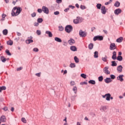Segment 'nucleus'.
<instances>
[{
	"instance_id": "1",
	"label": "nucleus",
	"mask_w": 125,
	"mask_h": 125,
	"mask_svg": "<svg viewBox=\"0 0 125 125\" xmlns=\"http://www.w3.org/2000/svg\"><path fill=\"white\" fill-rule=\"evenodd\" d=\"M22 11V8L20 7H15L12 10L11 15L12 16H18L20 13H21Z\"/></svg>"
},
{
	"instance_id": "2",
	"label": "nucleus",
	"mask_w": 125,
	"mask_h": 125,
	"mask_svg": "<svg viewBox=\"0 0 125 125\" xmlns=\"http://www.w3.org/2000/svg\"><path fill=\"white\" fill-rule=\"evenodd\" d=\"M102 96L103 98H106V101H110V99L111 100L114 99V98L111 96V94L110 93H106L105 95H102Z\"/></svg>"
},
{
	"instance_id": "3",
	"label": "nucleus",
	"mask_w": 125,
	"mask_h": 125,
	"mask_svg": "<svg viewBox=\"0 0 125 125\" xmlns=\"http://www.w3.org/2000/svg\"><path fill=\"white\" fill-rule=\"evenodd\" d=\"M65 31L66 33L70 34L73 31V26L71 25H67L65 27Z\"/></svg>"
},
{
	"instance_id": "4",
	"label": "nucleus",
	"mask_w": 125,
	"mask_h": 125,
	"mask_svg": "<svg viewBox=\"0 0 125 125\" xmlns=\"http://www.w3.org/2000/svg\"><path fill=\"white\" fill-rule=\"evenodd\" d=\"M83 22V18L80 17H77L76 19L73 20L74 24H80Z\"/></svg>"
},
{
	"instance_id": "5",
	"label": "nucleus",
	"mask_w": 125,
	"mask_h": 125,
	"mask_svg": "<svg viewBox=\"0 0 125 125\" xmlns=\"http://www.w3.org/2000/svg\"><path fill=\"white\" fill-rule=\"evenodd\" d=\"M94 42H96V41H103V36H96L93 38Z\"/></svg>"
},
{
	"instance_id": "6",
	"label": "nucleus",
	"mask_w": 125,
	"mask_h": 125,
	"mask_svg": "<svg viewBox=\"0 0 125 125\" xmlns=\"http://www.w3.org/2000/svg\"><path fill=\"white\" fill-rule=\"evenodd\" d=\"M87 33L84 31H83L82 30H80L79 31V35L81 38H84L86 37Z\"/></svg>"
},
{
	"instance_id": "7",
	"label": "nucleus",
	"mask_w": 125,
	"mask_h": 125,
	"mask_svg": "<svg viewBox=\"0 0 125 125\" xmlns=\"http://www.w3.org/2000/svg\"><path fill=\"white\" fill-rule=\"evenodd\" d=\"M42 11L46 14H48V13H49V10H48V8L45 6H43L42 7Z\"/></svg>"
},
{
	"instance_id": "8",
	"label": "nucleus",
	"mask_w": 125,
	"mask_h": 125,
	"mask_svg": "<svg viewBox=\"0 0 125 125\" xmlns=\"http://www.w3.org/2000/svg\"><path fill=\"white\" fill-rule=\"evenodd\" d=\"M101 10L102 14H106V12H107V9H106V7H105V6H102Z\"/></svg>"
},
{
	"instance_id": "9",
	"label": "nucleus",
	"mask_w": 125,
	"mask_h": 125,
	"mask_svg": "<svg viewBox=\"0 0 125 125\" xmlns=\"http://www.w3.org/2000/svg\"><path fill=\"white\" fill-rule=\"evenodd\" d=\"M109 49L110 50H114V49H116V44L115 43H111L110 44Z\"/></svg>"
},
{
	"instance_id": "10",
	"label": "nucleus",
	"mask_w": 125,
	"mask_h": 125,
	"mask_svg": "<svg viewBox=\"0 0 125 125\" xmlns=\"http://www.w3.org/2000/svg\"><path fill=\"white\" fill-rule=\"evenodd\" d=\"M114 13L115 15H119V14H121V13H122V9L120 8L116 9L114 11Z\"/></svg>"
},
{
	"instance_id": "11",
	"label": "nucleus",
	"mask_w": 125,
	"mask_h": 125,
	"mask_svg": "<svg viewBox=\"0 0 125 125\" xmlns=\"http://www.w3.org/2000/svg\"><path fill=\"white\" fill-rule=\"evenodd\" d=\"M124 75H120L119 76L117 77L118 81H120V82H124Z\"/></svg>"
},
{
	"instance_id": "12",
	"label": "nucleus",
	"mask_w": 125,
	"mask_h": 125,
	"mask_svg": "<svg viewBox=\"0 0 125 125\" xmlns=\"http://www.w3.org/2000/svg\"><path fill=\"white\" fill-rule=\"evenodd\" d=\"M0 121L1 122V123H5V122H6V117H5V116H1L0 118Z\"/></svg>"
},
{
	"instance_id": "13",
	"label": "nucleus",
	"mask_w": 125,
	"mask_h": 125,
	"mask_svg": "<svg viewBox=\"0 0 125 125\" xmlns=\"http://www.w3.org/2000/svg\"><path fill=\"white\" fill-rule=\"evenodd\" d=\"M109 68L108 67H105L104 68V72L105 73L106 75H110V71L108 70Z\"/></svg>"
},
{
	"instance_id": "14",
	"label": "nucleus",
	"mask_w": 125,
	"mask_h": 125,
	"mask_svg": "<svg viewBox=\"0 0 125 125\" xmlns=\"http://www.w3.org/2000/svg\"><path fill=\"white\" fill-rule=\"evenodd\" d=\"M112 59L113 60H116L117 59V52L116 51H113L112 53Z\"/></svg>"
},
{
	"instance_id": "15",
	"label": "nucleus",
	"mask_w": 125,
	"mask_h": 125,
	"mask_svg": "<svg viewBox=\"0 0 125 125\" xmlns=\"http://www.w3.org/2000/svg\"><path fill=\"white\" fill-rule=\"evenodd\" d=\"M68 42L69 44H70V45H72V44H74V43H75V40L72 38H70L68 40Z\"/></svg>"
},
{
	"instance_id": "16",
	"label": "nucleus",
	"mask_w": 125,
	"mask_h": 125,
	"mask_svg": "<svg viewBox=\"0 0 125 125\" xmlns=\"http://www.w3.org/2000/svg\"><path fill=\"white\" fill-rule=\"evenodd\" d=\"M117 69L118 73H122V72H123V66L122 65H119L117 67Z\"/></svg>"
},
{
	"instance_id": "17",
	"label": "nucleus",
	"mask_w": 125,
	"mask_h": 125,
	"mask_svg": "<svg viewBox=\"0 0 125 125\" xmlns=\"http://www.w3.org/2000/svg\"><path fill=\"white\" fill-rule=\"evenodd\" d=\"M104 82L106 83H112V80H111V78H106L104 79Z\"/></svg>"
},
{
	"instance_id": "18",
	"label": "nucleus",
	"mask_w": 125,
	"mask_h": 125,
	"mask_svg": "<svg viewBox=\"0 0 125 125\" xmlns=\"http://www.w3.org/2000/svg\"><path fill=\"white\" fill-rule=\"evenodd\" d=\"M25 42L27 43V44H30V43L34 42V40L32 39H27L26 40Z\"/></svg>"
},
{
	"instance_id": "19",
	"label": "nucleus",
	"mask_w": 125,
	"mask_h": 125,
	"mask_svg": "<svg viewBox=\"0 0 125 125\" xmlns=\"http://www.w3.org/2000/svg\"><path fill=\"white\" fill-rule=\"evenodd\" d=\"M45 34H46V35H48V37L49 38H52V33H51V32L49 31H47L45 32Z\"/></svg>"
},
{
	"instance_id": "20",
	"label": "nucleus",
	"mask_w": 125,
	"mask_h": 125,
	"mask_svg": "<svg viewBox=\"0 0 125 125\" xmlns=\"http://www.w3.org/2000/svg\"><path fill=\"white\" fill-rule=\"evenodd\" d=\"M55 41L58 42H62V40L58 37H55Z\"/></svg>"
},
{
	"instance_id": "21",
	"label": "nucleus",
	"mask_w": 125,
	"mask_h": 125,
	"mask_svg": "<svg viewBox=\"0 0 125 125\" xmlns=\"http://www.w3.org/2000/svg\"><path fill=\"white\" fill-rule=\"evenodd\" d=\"M2 33L4 36H6L8 34V30H7V29H4L2 31Z\"/></svg>"
},
{
	"instance_id": "22",
	"label": "nucleus",
	"mask_w": 125,
	"mask_h": 125,
	"mask_svg": "<svg viewBox=\"0 0 125 125\" xmlns=\"http://www.w3.org/2000/svg\"><path fill=\"white\" fill-rule=\"evenodd\" d=\"M70 49L72 51H77V47L75 46H71L70 47Z\"/></svg>"
},
{
	"instance_id": "23",
	"label": "nucleus",
	"mask_w": 125,
	"mask_h": 125,
	"mask_svg": "<svg viewBox=\"0 0 125 125\" xmlns=\"http://www.w3.org/2000/svg\"><path fill=\"white\" fill-rule=\"evenodd\" d=\"M123 40H124V38H123V37H120L119 38L116 40V42H122Z\"/></svg>"
},
{
	"instance_id": "24",
	"label": "nucleus",
	"mask_w": 125,
	"mask_h": 125,
	"mask_svg": "<svg viewBox=\"0 0 125 125\" xmlns=\"http://www.w3.org/2000/svg\"><path fill=\"white\" fill-rule=\"evenodd\" d=\"M0 60L2 61V62H3V63H4L6 61L7 59L6 58H4V57L1 56L0 57Z\"/></svg>"
},
{
	"instance_id": "25",
	"label": "nucleus",
	"mask_w": 125,
	"mask_h": 125,
	"mask_svg": "<svg viewBox=\"0 0 125 125\" xmlns=\"http://www.w3.org/2000/svg\"><path fill=\"white\" fill-rule=\"evenodd\" d=\"M7 44H8V45H12V44H13V41L11 40L7 41Z\"/></svg>"
},
{
	"instance_id": "26",
	"label": "nucleus",
	"mask_w": 125,
	"mask_h": 125,
	"mask_svg": "<svg viewBox=\"0 0 125 125\" xmlns=\"http://www.w3.org/2000/svg\"><path fill=\"white\" fill-rule=\"evenodd\" d=\"M100 110H102V111H104V112H105L106 110H107V106H103L101 107V108Z\"/></svg>"
},
{
	"instance_id": "27",
	"label": "nucleus",
	"mask_w": 125,
	"mask_h": 125,
	"mask_svg": "<svg viewBox=\"0 0 125 125\" xmlns=\"http://www.w3.org/2000/svg\"><path fill=\"white\" fill-rule=\"evenodd\" d=\"M94 58H98V51H95L94 53Z\"/></svg>"
},
{
	"instance_id": "28",
	"label": "nucleus",
	"mask_w": 125,
	"mask_h": 125,
	"mask_svg": "<svg viewBox=\"0 0 125 125\" xmlns=\"http://www.w3.org/2000/svg\"><path fill=\"white\" fill-rule=\"evenodd\" d=\"M88 83H90L91 84H95V83H96V82L94 80H90L88 81Z\"/></svg>"
},
{
	"instance_id": "29",
	"label": "nucleus",
	"mask_w": 125,
	"mask_h": 125,
	"mask_svg": "<svg viewBox=\"0 0 125 125\" xmlns=\"http://www.w3.org/2000/svg\"><path fill=\"white\" fill-rule=\"evenodd\" d=\"M120 2L117 1L114 3V6H115L116 7H119V6H120Z\"/></svg>"
},
{
	"instance_id": "30",
	"label": "nucleus",
	"mask_w": 125,
	"mask_h": 125,
	"mask_svg": "<svg viewBox=\"0 0 125 125\" xmlns=\"http://www.w3.org/2000/svg\"><path fill=\"white\" fill-rule=\"evenodd\" d=\"M96 7L98 9H101V8L102 7V5L100 3L97 4Z\"/></svg>"
},
{
	"instance_id": "31",
	"label": "nucleus",
	"mask_w": 125,
	"mask_h": 125,
	"mask_svg": "<svg viewBox=\"0 0 125 125\" xmlns=\"http://www.w3.org/2000/svg\"><path fill=\"white\" fill-rule=\"evenodd\" d=\"M117 62H116V61L111 62V66H112V67H115L117 66Z\"/></svg>"
},
{
	"instance_id": "32",
	"label": "nucleus",
	"mask_w": 125,
	"mask_h": 125,
	"mask_svg": "<svg viewBox=\"0 0 125 125\" xmlns=\"http://www.w3.org/2000/svg\"><path fill=\"white\" fill-rule=\"evenodd\" d=\"M118 61H123V57L118 56L116 59Z\"/></svg>"
},
{
	"instance_id": "33",
	"label": "nucleus",
	"mask_w": 125,
	"mask_h": 125,
	"mask_svg": "<svg viewBox=\"0 0 125 125\" xmlns=\"http://www.w3.org/2000/svg\"><path fill=\"white\" fill-rule=\"evenodd\" d=\"M88 48L89 49H92L93 48V43H90L89 45H88Z\"/></svg>"
},
{
	"instance_id": "34",
	"label": "nucleus",
	"mask_w": 125,
	"mask_h": 125,
	"mask_svg": "<svg viewBox=\"0 0 125 125\" xmlns=\"http://www.w3.org/2000/svg\"><path fill=\"white\" fill-rule=\"evenodd\" d=\"M59 31H60L61 32H62V31H64V27L62 25H60L59 26Z\"/></svg>"
},
{
	"instance_id": "35",
	"label": "nucleus",
	"mask_w": 125,
	"mask_h": 125,
	"mask_svg": "<svg viewBox=\"0 0 125 125\" xmlns=\"http://www.w3.org/2000/svg\"><path fill=\"white\" fill-rule=\"evenodd\" d=\"M69 67H70V68H75L76 67V63H71L70 64Z\"/></svg>"
},
{
	"instance_id": "36",
	"label": "nucleus",
	"mask_w": 125,
	"mask_h": 125,
	"mask_svg": "<svg viewBox=\"0 0 125 125\" xmlns=\"http://www.w3.org/2000/svg\"><path fill=\"white\" fill-rule=\"evenodd\" d=\"M72 90L74 91V93H75L76 94H77V90H78V88L77 87V86H74Z\"/></svg>"
},
{
	"instance_id": "37",
	"label": "nucleus",
	"mask_w": 125,
	"mask_h": 125,
	"mask_svg": "<svg viewBox=\"0 0 125 125\" xmlns=\"http://www.w3.org/2000/svg\"><path fill=\"white\" fill-rule=\"evenodd\" d=\"M5 17H6V15L4 14H2V19L0 20V21H4V18H5Z\"/></svg>"
},
{
	"instance_id": "38",
	"label": "nucleus",
	"mask_w": 125,
	"mask_h": 125,
	"mask_svg": "<svg viewBox=\"0 0 125 125\" xmlns=\"http://www.w3.org/2000/svg\"><path fill=\"white\" fill-rule=\"evenodd\" d=\"M74 61L76 63H79V58L77 56L74 57Z\"/></svg>"
},
{
	"instance_id": "39",
	"label": "nucleus",
	"mask_w": 125,
	"mask_h": 125,
	"mask_svg": "<svg viewBox=\"0 0 125 125\" xmlns=\"http://www.w3.org/2000/svg\"><path fill=\"white\" fill-rule=\"evenodd\" d=\"M107 59H108V57H107V56H105V57H103L102 58V60H103V61H104V62H106Z\"/></svg>"
},
{
	"instance_id": "40",
	"label": "nucleus",
	"mask_w": 125,
	"mask_h": 125,
	"mask_svg": "<svg viewBox=\"0 0 125 125\" xmlns=\"http://www.w3.org/2000/svg\"><path fill=\"white\" fill-rule=\"evenodd\" d=\"M42 21H43V20L42 18H38L37 20L38 23H42Z\"/></svg>"
},
{
	"instance_id": "41",
	"label": "nucleus",
	"mask_w": 125,
	"mask_h": 125,
	"mask_svg": "<svg viewBox=\"0 0 125 125\" xmlns=\"http://www.w3.org/2000/svg\"><path fill=\"white\" fill-rule=\"evenodd\" d=\"M0 88L1 89V91L2 90H5L6 89V87L5 86H0Z\"/></svg>"
},
{
	"instance_id": "42",
	"label": "nucleus",
	"mask_w": 125,
	"mask_h": 125,
	"mask_svg": "<svg viewBox=\"0 0 125 125\" xmlns=\"http://www.w3.org/2000/svg\"><path fill=\"white\" fill-rule=\"evenodd\" d=\"M36 34L38 36H40V35H42V31H41V30H38L36 31Z\"/></svg>"
},
{
	"instance_id": "43",
	"label": "nucleus",
	"mask_w": 125,
	"mask_h": 125,
	"mask_svg": "<svg viewBox=\"0 0 125 125\" xmlns=\"http://www.w3.org/2000/svg\"><path fill=\"white\" fill-rule=\"evenodd\" d=\"M81 77H82V78H83V79H86V75L83 73L81 74Z\"/></svg>"
},
{
	"instance_id": "44",
	"label": "nucleus",
	"mask_w": 125,
	"mask_h": 125,
	"mask_svg": "<svg viewBox=\"0 0 125 125\" xmlns=\"http://www.w3.org/2000/svg\"><path fill=\"white\" fill-rule=\"evenodd\" d=\"M5 52L6 53H7V55H9V56H11V54L8 49H6L5 50Z\"/></svg>"
},
{
	"instance_id": "45",
	"label": "nucleus",
	"mask_w": 125,
	"mask_h": 125,
	"mask_svg": "<svg viewBox=\"0 0 125 125\" xmlns=\"http://www.w3.org/2000/svg\"><path fill=\"white\" fill-rule=\"evenodd\" d=\"M99 82H102L103 81V76H101L98 77Z\"/></svg>"
},
{
	"instance_id": "46",
	"label": "nucleus",
	"mask_w": 125,
	"mask_h": 125,
	"mask_svg": "<svg viewBox=\"0 0 125 125\" xmlns=\"http://www.w3.org/2000/svg\"><path fill=\"white\" fill-rule=\"evenodd\" d=\"M80 8L83 10V9H86V7H85L84 5H81L80 6Z\"/></svg>"
},
{
	"instance_id": "47",
	"label": "nucleus",
	"mask_w": 125,
	"mask_h": 125,
	"mask_svg": "<svg viewBox=\"0 0 125 125\" xmlns=\"http://www.w3.org/2000/svg\"><path fill=\"white\" fill-rule=\"evenodd\" d=\"M113 1V0H110L108 2H106L105 3V5H108V4H110V3H111V2H112Z\"/></svg>"
},
{
	"instance_id": "48",
	"label": "nucleus",
	"mask_w": 125,
	"mask_h": 125,
	"mask_svg": "<svg viewBox=\"0 0 125 125\" xmlns=\"http://www.w3.org/2000/svg\"><path fill=\"white\" fill-rule=\"evenodd\" d=\"M21 122H22V123H24V124H26V123H27V121L26 120L25 118H21Z\"/></svg>"
},
{
	"instance_id": "49",
	"label": "nucleus",
	"mask_w": 125,
	"mask_h": 125,
	"mask_svg": "<svg viewBox=\"0 0 125 125\" xmlns=\"http://www.w3.org/2000/svg\"><path fill=\"white\" fill-rule=\"evenodd\" d=\"M2 110L5 111V112H6V111H8V107L7 106H4Z\"/></svg>"
},
{
	"instance_id": "50",
	"label": "nucleus",
	"mask_w": 125,
	"mask_h": 125,
	"mask_svg": "<svg viewBox=\"0 0 125 125\" xmlns=\"http://www.w3.org/2000/svg\"><path fill=\"white\" fill-rule=\"evenodd\" d=\"M111 79V80H115V79H116V76H115V75L112 74L110 75V79Z\"/></svg>"
},
{
	"instance_id": "51",
	"label": "nucleus",
	"mask_w": 125,
	"mask_h": 125,
	"mask_svg": "<svg viewBox=\"0 0 125 125\" xmlns=\"http://www.w3.org/2000/svg\"><path fill=\"white\" fill-rule=\"evenodd\" d=\"M33 50L34 52H39V48H38L35 47L33 48Z\"/></svg>"
},
{
	"instance_id": "52",
	"label": "nucleus",
	"mask_w": 125,
	"mask_h": 125,
	"mask_svg": "<svg viewBox=\"0 0 125 125\" xmlns=\"http://www.w3.org/2000/svg\"><path fill=\"white\" fill-rule=\"evenodd\" d=\"M75 84H76L75 83V82L71 81L70 82V85H71V86H74V85H75Z\"/></svg>"
},
{
	"instance_id": "53",
	"label": "nucleus",
	"mask_w": 125,
	"mask_h": 125,
	"mask_svg": "<svg viewBox=\"0 0 125 125\" xmlns=\"http://www.w3.org/2000/svg\"><path fill=\"white\" fill-rule=\"evenodd\" d=\"M60 14V13L59 12V11H56L54 12V14L55 15H59V14Z\"/></svg>"
},
{
	"instance_id": "54",
	"label": "nucleus",
	"mask_w": 125,
	"mask_h": 125,
	"mask_svg": "<svg viewBox=\"0 0 125 125\" xmlns=\"http://www.w3.org/2000/svg\"><path fill=\"white\" fill-rule=\"evenodd\" d=\"M37 15V14L35 12L31 14L32 17H36V16Z\"/></svg>"
},
{
	"instance_id": "55",
	"label": "nucleus",
	"mask_w": 125,
	"mask_h": 125,
	"mask_svg": "<svg viewBox=\"0 0 125 125\" xmlns=\"http://www.w3.org/2000/svg\"><path fill=\"white\" fill-rule=\"evenodd\" d=\"M75 99H76V96H73L71 97L72 101H75Z\"/></svg>"
},
{
	"instance_id": "56",
	"label": "nucleus",
	"mask_w": 125,
	"mask_h": 125,
	"mask_svg": "<svg viewBox=\"0 0 125 125\" xmlns=\"http://www.w3.org/2000/svg\"><path fill=\"white\" fill-rule=\"evenodd\" d=\"M68 7L69 8H71V9H74V8H75V6L71 5H69Z\"/></svg>"
},
{
	"instance_id": "57",
	"label": "nucleus",
	"mask_w": 125,
	"mask_h": 125,
	"mask_svg": "<svg viewBox=\"0 0 125 125\" xmlns=\"http://www.w3.org/2000/svg\"><path fill=\"white\" fill-rule=\"evenodd\" d=\"M38 12H39V13H42V9H38L37 10Z\"/></svg>"
},
{
	"instance_id": "58",
	"label": "nucleus",
	"mask_w": 125,
	"mask_h": 125,
	"mask_svg": "<svg viewBox=\"0 0 125 125\" xmlns=\"http://www.w3.org/2000/svg\"><path fill=\"white\" fill-rule=\"evenodd\" d=\"M69 10H70V8H67L64 10V11L65 12H68V11H69Z\"/></svg>"
},
{
	"instance_id": "59",
	"label": "nucleus",
	"mask_w": 125,
	"mask_h": 125,
	"mask_svg": "<svg viewBox=\"0 0 125 125\" xmlns=\"http://www.w3.org/2000/svg\"><path fill=\"white\" fill-rule=\"evenodd\" d=\"M57 3H61L62 2V0H56Z\"/></svg>"
},
{
	"instance_id": "60",
	"label": "nucleus",
	"mask_w": 125,
	"mask_h": 125,
	"mask_svg": "<svg viewBox=\"0 0 125 125\" xmlns=\"http://www.w3.org/2000/svg\"><path fill=\"white\" fill-rule=\"evenodd\" d=\"M39 22H35L34 23V26H35V27H38V26H39Z\"/></svg>"
},
{
	"instance_id": "61",
	"label": "nucleus",
	"mask_w": 125,
	"mask_h": 125,
	"mask_svg": "<svg viewBox=\"0 0 125 125\" xmlns=\"http://www.w3.org/2000/svg\"><path fill=\"white\" fill-rule=\"evenodd\" d=\"M22 69H23V67H19V68H18L17 69V71H20L21 70H22Z\"/></svg>"
},
{
	"instance_id": "62",
	"label": "nucleus",
	"mask_w": 125,
	"mask_h": 125,
	"mask_svg": "<svg viewBox=\"0 0 125 125\" xmlns=\"http://www.w3.org/2000/svg\"><path fill=\"white\" fill-rule=\"evenodd\" d=\"M103 32L104 33V34H105V35H107V34H108V31H107L106 30H103Z\"/></svg>"
},
{
	"instance_id": "63",
	"label": "nucleus",
	"mask_w": 125,
	"mask_h": 125,
	"mask_svg": "<svg viewBox=\"0 0 125 125\" xmlns=\"http://www.w3.org/2000/svg\"><path fill=\"white\" fill-rule=\"evenodd\" d=\"M35 75L37 76V77H41V73H36Z\"/></svg>"
},
{
	"instance_id": "64",
	"label": "nucleus",
	"mask_w": 125,
	"mask_h": 125,
	"mask_svg": "<svg viewBox=\"0 0 125 125\" xmlns=\"http://www.w3.org/2000/svg\"><path fill=\"white\" fill-rule=\"evenodd\" d=\"M17 36H18L19 37H20L21 36V34L20 32H17Z\"/></svg>"
}]
</instances>
